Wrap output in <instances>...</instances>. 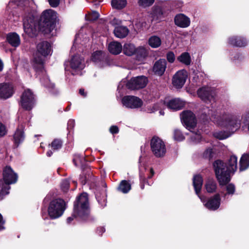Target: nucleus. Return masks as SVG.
Segmentation results:
<instances>
[{
	"instance_id": "nucleus-1",
	"label": "nucleus",
	"mask_w": 249,
	"mask_h": 249,
	"mask_svg": "<svg viewBox=\"0 0 249 249\" xmlns=\"http://www.w3.org/2000/svg\"><path fill=\"white\" fill-rule=\"evenodd\" d=\"M56 13L52 9L44 11L40 18V23L36 25L32 16L23 19V28L25 33L30 37L35 36L38 30L45 34H50L55 28Z\"/></svg>"
},
{
	"instance_id": "nucleus-2",
	"label": "nucleus",
	"mask_w": 249,
	"mask_h": 249,
	"mask_svg": "<svg viewBox=\"0 0 249 249\" xmlns=\"http://www.w3.org/2000/svg\"><path fill=\"white\" fill-rule=\"evenodd\" d=\"M213 167L217 180L220 185H225L231 180V177L237 169V158L232 155L227 162L224 163L217 160L213 163Z\"/></svg>"
},
{
	"instance_id": "nucleus-3",
	"label": "nucleus",
	"mask_w": 249,
	"mask_h": 249,
	"mask_svg": "<svg viewBox=\"0 0 249 249\" xmlns=\"http://www.w3.org/2000/svg\"><path fill=\"white\" fill-rule=\"evenodd\" d=\"M215 121L218 125L225 127L231 131L228 132L221 131L215 134L216 137L223 140L228 138L231 133L239 128L241 121L239 116L225 113L223 114L222 117Z\"/></svg>"
},
{
	"instance_id": "nucleus-4",
	"label": "nucleus",
	"mask_w": 249,
	"mask_h": 249,
	"mask_svg": "<svg viewBox=\"0 0 249 249\" xmlns=\"http://www.w3.org/2000/svg\"><path fill=\"white\" fill-rule=\"evenodd\" d=\"M36 48L37 52L34 55L33 65L36 71L43 73V57L51 53V46L49 42L42 41L37 44Z\"/></svg>"
},
{
	"instance_id": "nucleus-5",
	"label": "nucleus",
	"mask_w": 249,
	"mask_h": 249,
	"mask_svg": "<svg viewBox=\"0 0 249 249\" xmlns=\"http://www.w3.org/2000/svg\"><path fill=\"white\" fill-rule=\"evenodd\" d=\"M163 105L166 106L169 109L173 110L181 109L185 105V102L179 98L172 99L168 101L160 102L153 105L152 107L148 108L149 113H153L160 109Z\"/></svg>"
},
{
	"instance_id": "nucleus-6",
	"label": "nucleus",
	"mask_w": 249,
	"mask_h": 249,
	"mask_svg": "<svg viewBox=\"0 0 249 249\" xmlns=\"http://www.w3.org/2000/svg\"><path fill=\"white\" fill-rule=\"evenodd\" d=\"M66 208V203L62 199H56L52 201L48 211L51 218H59L61 216Z\"/></svg>"
},
{
	"instance_id": "nucleus-7",
	"label": "nucleus",
	"mask_w": 249,
	"mask_h": 249,
	"mask_svg": "<svg viewBox=\"0 0 249 249\" xmlns=\"http://www.w3.org/2000/svg\"><path fill=\"white\" fill-rule=\"evenodd\" d=\"M151 150L157 157H163L166 153V147L164 142L159 138L154 137L150 142Z\"/></svg>"
},
{
	"instance_id": "nucleus-8",
	"label": "nucleus",
	"mask_w": 249,
	"mask_h": 249,
	"mask_svg": "<svg viewBox=\"0 0 249 249\" xmlns=\"http://www.w3.org/2000/svg\"><path fill=\"white\" fill-rule=\"evenodd\" d=\"M88 207V194L86 193H82L77 198L74 203V213L77 214L75 216H80V213L87 210Z\"/></svg>"
},
{
	"instance_id": "nucleus-9",
	"label": "nucleus",
	"mask_w": 249,
	"mask_h": 249,
	"mask_svg": "<svg viewBox=\"0 0 249 249\" xmlns=\"http://www.w3.org/2000/svg\"><path fill=\"white\" fill-rule=\"evenodd\" d=\"M20 104L21 107L26 110H30L35 105V96L30 89L25 90L22 93Z\"/></svg>"
},
{
	"instance_id": "nucleus-10",
	"label": "nucleus",
	"mask_w": 249,
	"mask_h": 249,
	"mask_svg": "<svg viewBox=\"0 0 249 249\" xmlns=\"http://www.w3.org/2000/svg\"><path fill=\"white\" fill-rule=\"evenodd\" d=\"M197 95L204 102L210 103L214 101L215 93L213 89L209 87H202L198 89Z\"/></svg>"
},
{
	"instance_id": "nucleus-11",
	"label": "nucleus",
	"mask_w": 249,
	"mask_h": 249,
	"mask_svg": "<svg viewBox=\"0 0 249 249\" xmlns=\"http://www.w3.org/2000/svg\"><path fill=\"white\" fill-rule=\"evenodd\" d=\"M181 119L188 130L194 129L196 124V116L191 111H183L181 114Z\"/></svg>"
},
{
	"instance_id": "nucleus-12",
	"label": "nucleus",
	"mask_w": 249,
	"mask_h": 249,
	"mask_svg": "<svg viewBox=\"0 0 249 249\" xmlns=\"http://www.w3.org/2000/svg\"><path fill=\"white\" fill-rule=\"evenodd\" d=\"M147 83V79L144 76L131 78L126 84L127 88L131 90L138 89L145 87Z\"/></svg>"
},
{
	"instance_id": "nucleus-13",
	"label": "nucleus",
	"mask_w": 249,
	"mask_h": 249,
	"mask_svg": "<svg viewBox=\"0 0 249 249\" xmlns=\"http://www.w3.org/2000/svg\"><path fill=\"white\" fill-rule=\"evenodd\" d=\"M122 103L124 106L130 108H140L143 104V102L140 98L130 95L124 96L122 99Z\"/></svg>"
},
{
	"instance_id": "nucleus-14",
	"label": "nucleus",
	"mask_w": 249,
	"mask_h": 249,
	"mask_svg": "<svg viewBox=\"0 0 249 249\" xmlns=\"http://www.w3.org/2000/svg\"><path fill=\"white\" fill-rule=\"evenodd\" d=\"M199 197L203 203L205 207L209 210H215L217 209L220 206L221 198L219 194L214 195L207 200H205V198L203 196H199Z\"/></svg>"
},
{
	"instance_id": "nucleus-15",
	"label": "nucleus",
	"mask_w": 249,
	"mask_h": 249,
	"mask_svg": "<svg viewBox=\"0 0 249 249\" xmlns=\"http://www.w3.org/2000/svg\"><path fill=\"white\" fill-rule=\"evenodd\" d=\"M18 175L13 171L10 166H6L3 170V181L5 184L9 186L15 183L18 180Z\"/></svg>"
},
{
	"instance_id": "nucleus-16",
	"label": "nucleus",
	"mask_w": 249,
	"mask_h": 249,
	"mask_svg": "<svg viewBox=\"0 0 249 249\" xmlns=\"http://www.w3.org/2000/svg\"><path fill=\"white\" fill-rule=\"evenodd\" d=\"M188 74L186 71L182 70L177 71L173 77V84L176 88H181L184 85Z\"/></svg>"
},
{
	"instance_id": "nucleus-17",
	"label": "nucleus",
	"mask_w": 249,
	"mask_h": 249,
	"mask_svg": "<svg viewBox=\"0 0 249 249\" xmlns=\"http://www.w3.org/2000/svg\"><path fill=\"white\" fill-rule=\"evenodd\" d=\"M14 93V87L7 83L0 84V99H7L11 97Z\"/></svg>"
},
{
	"instance_id": "nucleus-18",
	"label": "nucleus",
	"mask_w": 249,
	"mask_h": 249,
	"mask_svg": "<svg viewBox=\"0 0 249 249\" xmlns=\"http://www.w3.org/2000/svg\"><path fill=\"white\" fill-rule=\"evenodd\" d=\"M71 68L75 72L82 70L85 67L83 58L79 55H75L72 57L70 62Z\"/></svg>"
},
{
	"instance_id": "nucleus-19",
	"label": "nucleus",
	"mask_w": 249,
	"mask_h": 249,
	"mask_svg": "<svg viewBox=\"0 0 249 249\" xmlns=\"http://www.w3.org/2000/svg\"><path fill=\"white\" fill-rule=\"evenodd\" d=\"M166 66V61L164 59H160L155 63L153 71L155 74L162 76L165 71Z\"/></svg>"
},
{
	"instance_id": "nucleus-20",
	"label": "nucleus",
	"mask_w": 249,
	"mask_h": 249,
	"mask_svg": "<svg viewBox=\"0 0 249 249\" xmlns=\"http://www.w3.org/2000/svg\"><path fill=\"white\" fill-rule=\"evenodd\" d=\"M175 24L181 28H186L190 24V18L183 14H179L174 18Z\"/></svg>"
},
{
	"instance_id": "nucleus-21",
	"label": "nucleus",
	"mask_w": 249,
	"mask_h": 249,
	"mask_svg": "<svg viewBox=\"0 0 249 249\" xmlns=\"http://www.w3.org/2000/svg\"><path fill=\"white\" fill-rule=\"evenodd\" d=\"M102 184L105 187V188L102 189L101 191L97 189L95 192V196L99 204L102 207H104L106 205L107 203V193L106 189H105L106 184L105 182H102Z\"/></svg>"
},
{
	"instance_id": "nucleus-22",
	"label": "nucleus",
	"mask_w": 249,
	"mask_h": 249,
	"mask_svg": "<svg viewBox=\"0 0 249 249\" xmlns=\"http://www.w3.org/2000/svg\"><path fill=\"white\" fill-rule=\"evenodd\" d=\"M229 43L233 46L236 47H245L248 44L246 39L238 36H233L229 38Z\"/></svg>"
},
{
	"instance_id": "nucleus-23",
	"label": "nucleus",
	"mask_w": 249,
	"mask_h": 249,
	"mask_svg": "<svg viewBox=\"0 0 249 249\" xmlns=\"http://www.w3.org/2000/svg\"><path fill=\"white\" fill-rule=\"evenodd\" d=\"M109 52L113 54H118L123 50L121 44L117 41L111 42L108 45Z\"/></svg>"
},
{
	"instance_id": "nucleus-24",
	"label": "nucleus",
	"mask_w": 249,
	"mask_h": 249,
	"mask_svg": "<svg viewBox=\"0 0 249 249\" xmlns=\"http://www.w3.org/2000/svg\"><path fill=\"white\" fill-rule=\"evenodd\" d=\"M136 50L134 53L136 58L138 61L142 62L148 55V51L144 47L142 46L137 48Z\"/></svg>"
},
{
	"instance_id": "nucleus-25",
	"label": "nucleus",
	"mask_w": 249,
	"mask_h": 249,
	"mask_svg": "<svg viewBox=\"0 0 249 249\" xmlns=\"http://www.w3.org/2000/svg\"><path fill=\"white\" fill-rule=\"evenodd\" d=\"M202 183L203 179L201 176L199 175H196L194 177L193 185L196 193L198 195V196H200L199 195V193L201 189Z\"/></svg>"
},
{
	"instance_id": "nucleus-26",
	"label": "nucleus",
	"mask_w": 249,
	"mask_h": 249,
	"mask_svg": "<svg viewBox=\"0 0 249 249\" xmlns=\"http://www.w3.org/2000/svg\"><path fill=\"white\" fill-rule=\"evenodd\" d=\"M137 48L135 45L131 43H126L124 44L123 48V51L126 55L132 56L134 55L135 53L137 51Z\"/></svg>"
},
{
	"instance_id": "nucleus-27",
	"label": "nucleus",
	"mask_w": 249,
	"mask_h": 249,
	"mask_svg": "<svg viewBox=\"0 0 249 249\" xmlns=\"http://www.w3.org/2000/svg\"><path fill=\"white\" fill-rule=\"evenodd\" d=\"M7 40L12 46L15 47L18 46L20 42L19 36L15 33L8 35Z\"/></svg>"
},
{
	"instance_id": "nucleus-28",
	"label": "nucleus",
	"mask_w": 249,
	"mask_h": 249,
	"mask_svg": "<svg viewBox=\"0 0 249 249\" xmlns=\"http://www.w3.org/2000/svg\"><path fill=\"white\" fill-rule=\"evenodd\" d=\"M128 29L124 26H118L114 30L115 36L118 38H124L128 34Z\"/></svg>"
},
{
	"instance_id": "nucleus-29",
	"label": "nucleus",
	"mask_w": 249,
	"mask_h": 249,
	"mask_svg": "<svg viewBox=\"0 0 249 249\" xmlns=\"http://www.w3.org/2000/svg\"><path fill=\"white\" fill-rule=\"evenodd\" d=\"M149 45L152 48H157L161 44V40L160 37L157 36H152L148 39Z\"/></svg>"
},
{
	"instance_id": "nucleus-30",
	"label": "nucleus",
	"mask_w": 249,
	"mask_h": 249,
	"mask_svg": "<svg viewBox=\"0 0 249 249\" xmlns=\"http://www.w3.org/2000/svg\"><path fill=\"white\" fill-rule=\"evenodd\" d=\"M240 171H242L247 169L249 166V155L244 154L241 157L240 162Z\"/></svg>"
},
{
	"instance_id": "nucleus-31",
	"label": "nucleus",
	"mask_w": 249,
	"mask_h": 249,
	"mask_svg": "<svg viewBox=\"0 0 249 249\" xmlns=\"http://www.w3.org/2000/svg\"><path fill=\"white\" fill-rule=\"evenodd\" d=\"M14 139L15 143L17 144V145H18L20 142H23L24 139V135L22 127H18L14 135Z\"/></svg>"
},
{
	"instance_id": "nucleus-32",
	"label": "nucleus",
	"mask_w": 249,
	"mask_h": 249,
	"mask_svg": "<svg viewBox=\"0 0 249 249\" xmlns=\"http://www.w3.org/2000/svg\"><path fill=\"white\" fill-rule=\"evenodd\" d=\"M178 60L181 63L186 65H189L191 62V59L189 53L187 52L183 53L178 57Z\"/></svg>"
},
{
	"instance_id": "nucleus-33",
	"label": "nucleus",
	"mask_w": 249,
	"mask_h": 249,
	"mask_svg": "<svg viewBox=\"0 0 249 249\" xmlns=\"http://www.w3.org/2000/svg\"><path fill=\"white\" fill-rule=\"evenodd\" d=\"M10 187L8 184H5L3 180H0V199L9 194V190Z\"/></svg>"
},
{
	"instance_id": "nucleus-34",
	"label": "nucleus",
	"mask_w": 249,
	"mask_h": 249,
	"mask_svg": "<svg viewBox=\"0 0 249 249\" xmlns=\"http://www.w3.org/2000/svg\"><path fill=\"white\" fill-rule=\"evenodd\" d=\"M131 189L130 184L126 180H122L119 186L118 187V190L123 193H127Z\"/></svg>"
},
{
	"instance_id": "nucleus-35",
	"label": "nucleus",
	"mask_w": 249,
	"mask_h": 249,
	"mask_svg": "<svg viewBox=\"0 0 249 249\" xmlns=\"http://www.w3.org/2000/svg\"><path fill=\"white\" fill-rule=\"evenodd\" d=\"M127 4L126 0H112L111 5L116 9L124 8Z\"/></svg>"
},
{
	"instance_id": "nucleus-36",
	"label": "nucleus",
	"mask_w": 249,
	"mask_h": 249,
	"mask_svg": "<svg viewBox=\"0 0 249 249\" xmlns=\"http://www.w3.org/2000/svg\"><path fill=\"white\" fill-rule=\"evenodd\" d=\"M205 188L208 193L214 192L216 188V183L213 179H208L205 184Z\"/></svg>"
},
{
	"instance_id": "nucleus-37",
	"label": "nucleus",
	"mask_w": 249,
	"mask_h": 249,
	"mask_svg": "<svg viewBox=\"0 0 249 249\" xmlns=\"http://www.w3.org/2000/svg\"><path fill=\"white\" fill-rule=\"evenodd\" d=\"M105 53L102 51L94 52L92 55V60L94 62L102 61L105 58Z\"/></svg>"
},
{
	"instance_id": "nucleus-38",
	"label": "nucleus",
	"mask_w": 249,
	"mask_h": 249,
	"mask_svg": "<svg viewBox=\"0 0 249 249\" xmlns=\"http://www.w3.org/2000/svg\"><path fill=\"white\" fill-rule=\"evenodd\" d=\"M191 133V140L192 142L194 143H197L200 142L202 139V137L201 136V134L199 131H197V132L192 131V129L189 130Z\"/></svg>"
},
{
	"instance_id": "nucleus-39",
	"label": "nucleus",
	"mask_w": 249,
	"mask_h": 249,
	"mask_svg": "<svg viewBox=\"0 0 249 249\" xmlns=\"http://www.w3.org/2000/svg\"><path fill=\"white\" fill-rule=\"evenodd\" d=\"M73 162L76 166H83L86 162V159L83 156L76 155L73 160Z\"/></svg>"
},
{
	"instance_id": "nucleus-40",
	"label": "nucleus",
	"mask_w": 249,
	"mask_h": 249,
	"mask_svg": "<svg viewBox=\"0 0 249 249\" xmlns=\"http://www.w3.org/2000/svg\"><path fill=\"white\" fill-rule=\"evenodd\" d=\"M153 14L158 18L163 14V9L160 4L155 5L153 7Z\"/></svg>"
},
{
	"instance_id": "nucleus-41",
	"label": "nucleus",
	"mask_w": 249,
	"mask_h": 249,
	"mask_svg": "<svg viewBox=\"0 0 249 249\" xmlns=\"http://www.w3.org/2000/svg\"><path fill=\"white\" fill-rule=\"evenodd\" d=\"M174 138L176 141H181L185 139V137L181 132L178 129L174 130Z\"/></svg>"
},
{
	"instance_id": "nucleus-42",
	"label": "nucleus",
	"mask_w": 249,
	"mask_h": 249,
	"mask_svg": "<svg viewBox=\"0 0 249 249\" xmlns=\"http://www.w3.org/2000/svg\"><path fill=\"white\" fill-rule=\"evenodd\" d=\"M62 145V141L59 139L54 140L51 143V146L54 150H57L60 149Z\"/></svg>"
},
{
	"instance_id": "nucleus-43",
	"label": "nucleus",
	"mask_w": 249,
	"mask_h": 249,
	"mask_svg": "<svg viewBox=\"0 0 249 249\" xmlns=\"http://www.w3.org/2000/svg\"><path fill=\"white\" fill-rule=\"evenodd\" d=\"M154 2V0H139V6L142 7H147L151 6Z\"/></svg>"
},
{
	"instance_id": "nucleus-44",
	"label": "nucleus",
	"mask_w": 249,
	"mask_h": 249,
	"mask_svg": "<svg viewBox=\"0 0 249 249\" xmlns=\"http://www.w3.org/2000/svg\"><path fill=\"white\" fill-rule=\"evenodd\" d=\"M227 193L224 195L226 197L228 195H232L235 192V186L232 184H229L226 186Z\"/></svg>"
},
{
	"instance_id": "nucleus-45",
	"label": "nucleus",
	"mask_w": 249,
	"mask_h": 249,
	"mask_svg": "<svg viewBox=\"0 0 249 249\" xmlns=\"http://www.w3.org/2000/svg\"><path fill=\"white\" fill-rule=\"evenodd\" d=\"M166 58L169 63H173L175 60V55L174 53L171 51L168 52L166 54Z\"/></svg>"
},
{
	"instance_id": "nucleus-46",
	"label": "nucleus",
	"mask_w": 249,
	"mask_h": 249,
	"mask_svg": "<svg viewBox=\"0 0 249 249\" xmlns=\"http://www.w3.org/2000/svg\"><path fill=\"white\" fill-rule=\"evenodd\" d=\"M69 185L70 183L67 179L63 180L61 184V188L64 192H67L68 190Z\"/></svg>"
},
{
	"instance_id": "nucleus-47",
	"label": "nucleus",
	"mask_w": 249,
	"mask_h": 249,
	"mask_svg": "<svg viewBox=\"0 0 249 249\" xmlns=\"http://www.w3.org/2000/svg\"><path fill=\"white\" fill-rule=\"evenodd\" d=\"M41 82L43 83L44 86L48 88L53 89L54 87V84L51 83L50 80L48 78H46L45 82H44L43 81L41 80Z\"/></svg>"
},
{
	"instance_id": "nucleus-48",
	"label": "nucleus",
	"mask_w": 249,
	"mask_h": 249,
	"mask_svg": "<svg viewBox=\"0 0 249 249\" xmlns=\"http://www.w3.org/2000/svg\"><path fill=\"white\" fill-rule=\"evenodd\" d=\"M7 133V130L5 126L0 123V137H3Z\"/></svg>"
},
{
	"instance_id": "nucleus-49",
	"label": "nucleus",
	"mask_w": 249,
	"mask_h": 249,
	"mask_svg": "<svg viewBox=\"0 0 249 249\" xmlns=\"http://www.w3.org/2000/svg\"><path fill=\"white\" fill-rule=\"evenodd\" d=\"M213 151L212 149L209 148L205 150L203 153V156L205 158L210 159L212 157Z\"/></svg>"
},
{
	"instance_id": "nucleus-50",
	"label": "nucleus",
	"mask_w": 249,
	"mask_h": 249,
	"mask_svg": "<svg viewBox=\"0 0 249 249\" xmlns=\"http://www.w3.org/2000/svg\"><path fill=\"white\" fill-rule=\"evenodd\" d=\"M140 186L142 189H144V183L145 182V178L144 176H142L141 173L140 174Z\"/></svg>"
},
{
	"instance_id": "nucleus-51",
	"label": "nucleus",
	"mask_w": 249,
	"mask_h": 249,
	"mask_svg": "<svg viewBox=\"0 0 249 249\" xmlns=\"http://www.w3.org/2000/svg\"><path fill=\"white\" fill-rule=\"evenodd\" d=\"M99 17V14L97 12H94L89 18V20H94L97 19Z\"/></svg>"
},
{
	"instance_id": "nucleus-52",
	"label": "nucleus",
	"mask_w": 249,
	"mask_h": 249,
	"mask_svg": "<svg viewBox=\"0 0 249 249\" xmlns=\"http://www.w3.org/2000/svg\"><path fill=\"white\" fill-rule=\"evenodd\" d=\"M59 0H49V1L52 7H55L58 5Z\"/></svg>"
},
{
	"instance_id": "nucleus-53",
	"label": "nucleus",
	"mask_w": 249,
	"mask_h": 249,
	"mask_svg": "<svg viewBox=\"0 0 249 249\" xmlns=\"http://www.w3.org/2000/svg\"><path fill=\"white\" fill-rule=\"evenodd\" d=\"M109 131L112 134H116L119 132V128L116 125H112L110 127Z\"/></svg>"
},
{
	"instance_id": "nucleus-54",
	"label": "nucleus",
	"mask_w": 249,
	"mask_h": 249,
	"mask_svg": "<svg viewBox=\"0 0 249 249\" xmlns=\"http://www.w3.org/2000/svg\"><path fill=\"white\" fill-rule=\"evenodd\" d=\"M74 126V121L73 120H70L68 123V128L72 129Z\"/></svg>"
},
{
	"instance_id": "nucleus-55",
	"label": "nucleus",
	"mask_w": 249,
	"mask_h": 249,
	"mask_svg": "<svg viewBox=\"0 0 249 249\" xmlns=\"http://www.w3.org/2000/svg\"><path fill=\"white\" fill-rule=\"evenodd\" d=\"M204 113L206 116H209L210 118L211 116H213V111L212 109H208L207 111L204 110Z\"/></svg>"
},
{
	"instance_id": "nucleus-56",
	"label": "nucleus",
	"mask_w": 249,
	"mask_h": 249,
	"mask_svg": "<svg viewBox=\"0 0 249 249\" xmlns=\"http://www.w3.org/2000/svg\"><path fill=\"white\" fill-rule=\"evenodd\" d=\"M97 231L100 235H102L105 231V229L104 227H99L97 229Z\"/></svg>"
},
{
	"instance_id": "nucleus-57",
	"label": "nucleus",
	"mask_w": 249,
	"mask_h": 249,
	"mask_svg": "<svg viewBox=\"0 0 249 249\" xmlns=\"http://www.w3.org/2000/svg\"><path fill=\"white\" fill-rule=\"evenodd\" d=\"M4 223L5 221L3 220V219H0V231H1L4 229V227L3 226Z\"/></svg>"
},
{
	"instance_id": "nucleus-58",
	"label": "nucleus",
	"mask_w": 249,
	"mask_h": 249,
	"mask_svg": "<svg viewBox=\"0 0 249 249\" xmlns=\"http://www.w3.org/2000/svg\"><path fill=\"white\" fill-rule=\"evenodd\" d=\"M79 93L84 97L86 96V93L85 92L84 89H80Z\"/></svg>"
},
{
	"instance_id": "nucleus-59",
	"label": "nucleus",
	"mask_w": 249,
	"mask_h": 249,
	"mask_svg": "<svg viewBox=\"0 0 249 249\" xmlns=\"http://www.w3.org/2000/svg\"><path fill=\"white\" fill-rule=\"evenodd\" d=\"M80 180L81 181V183H82V184H85L86 183V179L85 178V177H81L80 178Z\"/></svg>"
},
{
	"instance_id": "nucleus-60",
	"label": "nucleus",
	"mask_w": 249,
	"mask_h": 249,
	"mask_svg": "<svg viewBox=\"0 0 249 249\" xmlns=\"http://www.w3.org/2000/svg\"><path fill=\"white\" fill-rule=\"evenodd\" d=\"M120 22L117 19L114 18L113 20L111 21L112 24L119 23Z\"/></svg>"
},
{
	"instance_id": "nucleus-61",
	"label": "nucleus",
	"mask_w": 249,
	"mask_h": 249,
	"mask_svg": "<svg viewBox=\"0 0 249 249\" xmlns=\"http://www.w3.org/2000/svg\"><path fill=\"white\" fill-rule=\"evenodd\" d=\"M124 84V82H121L118 87V89L119 90L121 87H123V85Z\"/></svg>"
},
{
	"instance_id": "nucleus-62",
	"label": "nucleus",
	"mask_w": 249,
	"mask_h": 249,
	"mask_svg": "<svg viewBox=\"0 0 249 249\" xmlns=\"http://www.w3.org/2000/svg\"><path fill=\"white\" fill-rule=\"evenodd\" d=\"M3 68V64L2 61L0 59V71H1Z\"/></svg>"
},
{
	"instance_id": "nucleus-63",
	"label": "nucleus",
	"mask_w": 249,
	"mask_h": 249,
	"mask_svg": "<svg viewBox=\"0 0 249 249\" xmlns=\"http://www.w3.org/2000/svg\"><path fill=\"white\" fill-rule=\"evenodd\" d=\"M53 154V152L51 150H49L47 152V156L48 157H51L52 156V155Z\"/></svg>"
},
{
	"instance_id": "nucleus-64",
	"label": "nucleus",
	"mask_w": 249,
	"mask_h": 249,
	"mask_svg": "<svg viewBox=\"0 0 249 249\" xmlns=\"http://www.w3.org/2000/svg\"><path fill=\"white\" fill-rule=\"evenodd\" d=\"M50 200V197L49 196H47L44 199V202H48Z\"/></svg>"
}]
</instances>
